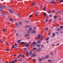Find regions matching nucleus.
Segmentation results:
<instances>
[{
    "mask_svg": "<svg viewBox=\"0 0 63 63\" xmlns=\"http://www.w3.org/2000/svg\"><path fill=\"white\" fill-rule=\"evenodd\" d=\"M55 0H52L51 1H52V2L50 1V3H51L52 4H56V3L53 2H54V1H55Z\"/></svg>",
    "mask_w": 63,
    "mask_h": 63,
    "instance_id": "obj_1",
    "label": "nucleus"
},
{
    "mask_svg": "<svg viewBox=\"0 0 63 63\" xmlns=\"http://www.w3.org/2000/svg\"><path fill=\"white\" fill-rule=\"evenodd\" d=\"M8 10L9 11V13H10V14H12L13 13V11H12V10L9 9H8Z\"/></svg>",
    "mask_w": 63,
    "mask_h": 63,
    "instance_id": "obj_2",
    "label": "nucleus"
},
{
    "mask_svg": "<svg viewBox=\"0 0 63 63\" xmlns=\"http://www.w3.org/2000/svg\"><path fill=\"white\" fill-rule=\"evenodd\" d=\"M34 33V34H36V32L35 30H33V31H32L31 32V34H33Z\"/></svg>",
    "mask_w": 63,
    "mask_h": 63,
    "instance_id": "obj_3",
    "label": "nucleus"
},
{
    "mask_svg": "<svg viewBox=\"0 0 63 63\" xmlns=\"http://www.w3.org/2000/svg\"><path fill=\"white\" fill-rule=\"evenodd\" d=\"M29 44L28 43H27V44H25V46L27 47H29Z\"/></svg>",
    "mask_w": 63,
    "mask_h": 63,
    "instance_id": "obj_4",
    "label": "nucleus"
},
{
    "mask_svg": "<svg viewBox=\"0 0 63 63\" xmlns=\"http://www.w3.org/2000/svg\"><path fill=\"white\" fill-rule=\"evenodd\" d=\"M35 44H36V42H33L32 43L33 45L32 46V47H35V45H35Z\"/></svg>",
    "mask_w": 63,
    "mask_h": 63,
    "instance_id": "obj_5",
    "label": "nucleus"
},
{
    "mask_svg": "<svg viewBox=\"0 0 63 63\" xmlns=\"http://www.w3.org/2000/svg\"><path fill=\"white\" fill-rule=\"evenodd\" d=\"M23 61V59H19L18 60V61L20 62H22V61Z\"/></svg>",
    "mask_w": 63,
    "mask_h": 63,
    "instance_id": "obj_6",
    "label": "nucleus"
},
{
    "mask_svg": "<svg viewBox=\"0 0 63 63\" xmlns=\"http://www.w3.org/2000/svg\"><path fill=\"white\" fill-rule=\"evenodd\" d=\"M27 54V57H28V54H29V52H28V51H26V52L25 53L26 54Z\"/></svg>",
    "mask_w": 63,
    "mask_h": 63,
    "instance_id": "obj_7",
    "label": "nucleus"
},
{
    "mask_svg": "<svg viewBox=\"0 0 63 63\" xmlns=\"http://www.w3.org/2000/svg\"><path fill=\"white\" fill-rule=\"evenodd\" d=\"M30 36V34H27L25 35V37H28V36Z\"/></svg>",
    "mask_w": 63,
    "mask_h": 63,
    "instance_id": "obj_8",
    "label": "nucleus"
},
{
    "mask_svg": "<svg viewBox=\"0 0 63 63\" xmlns=\"http://www.w3.org/2000/svg\"><path fill=\"white\" fill-rule=\"evenodd\" d=\"M27 32L28 34H30V31H29V30H28L27 31Z\"/></svg>",
    "mask_w": 63,
    "mask_h": 63,
    "instance_id": "obj_9",
    "label": "nucleus"
},
{
    "mask_svg": "<svg viewBox=\"0 0 63 63\" xmlns=\"http://www.w3.org/2000/svg\"><path fill=\"white\" fill-rule=\"evenodd\" d=\"M41 47L42 48H44L45 47H44V45L43 44H42L41 45Z\"/></svg>",
    "mask_w": 63,
    "mask_h": 63,
    "instance_id": "obj_10",
    "label": "nucleus"
},
{
    "mask_svg": "<svg viewBox=\"0 0 63 63\" xmlns=\"http://www.w3.org/2000/svg\"><path fill=\"white\" fill-rule=\"evenodd\" d=\"M15 25H16V27H17V26H19V25L17 23L15 24Z\"/></svg>",
    "mask_w": 63,
    "mask_h": 63,
    "instance_id": "obj_11",
    "label": "nucleus"
},
{
    "mask_svg": "<svg viewBox=\"0 0 63 63\" xmlns=\"http://www.w3.org/2000/svg\"><path fill=\"white\" fill-rule=\"evenodd\" d=\"M30 27V25H27L25 27V28H29V27Z\"/></svg>",
    "mask_w": 63,
    "mask_h": 63,
    "instance_id": "obj_12",
    "label": "nucleus"
},
{
    "mask_svg": "<svg viewBox=\"0 0 63 63\" xmlns=\"http://www.w3.org/2000/svg\"><path fill=\"white\" fill-rule=\"evenodd\" d=\"M31 55L32 57H34L35 56V54H31Z\"/></svg>",
    "mask_w": 63,
    "mask_h": 63,
    "instance_id": "obj_13",
    "label": "nucleus"
},
{
    "mask_svg": "<svg viewBox=\"0 0 63 63\" xmlns=\"http://www.w3.org/2000/svg\"><path fill=\"white\" fill-rule=\"evenodd\" d=\"M48 62H52V61L51 60H47Z\"/></svg>",
    "mask_w": 63,
    "mask_h": 63,
    "instance_id": "obj_14",
    "label": "nucleus"
},
{
    "mask_svg": "<svg viewBox=\"0 0 63 63\" xmlns=\"http://www.w3.org/2000/svg\"><path fill=\"white\" fill-rule=\"evenodd\" d=\"M41 48H38V51L39 52H40V51H41Z\"/></svg>",
    "mask_w": 63,
    "mask_h": 63,
    "instance_id": "obj_15",
    "label": "nucleus"
},
{
    "mask_svg": "<svg viewBox=\"0 0 63 63\" xmlns=\"http://www.w3.org/2000/svg\"><path fill=\"white\" fill-rule=\"evenodd\" d=\"M3 32H6V31H5V29L3 28Z\"/></svg>",
    "mask_w": 63,
    "mask_h": 63,
    "instance_id": "obj_16",
    "label": "nucleus"
},
{
    "mask_svg": "<svg viewBox=\"0 0 63 63\" xmlns=\"http://www.w3.org/2000/svg\"><path fill=\"white\" fill-rule=\"evenodd\" d=\"M35 4H36L35 3H33L32 4H31V6H34V5H35Z\"/></svg>",
    "mask_w": 63,
    "mask_h": 63,
    "instance_id": "obj_17",
    "label": "nucleus"
},
{
    "mask_svg": "<svg viewBox=\"0 0 63 63\" xmlns=\"http://www.w3.org/2000/svg\"><path fill=\"white\" fill-rule=\"evenodd\" d=\"M38 39H40V37H41L40 36V35H38Z\"/></svg>",
    "mask_w": 63,
    "mask_h": 63,
    "instance_id": "obj_18",
    "label": "nucleus"
},
{
    "mask_svg": "<svg viewBox=\"0 0 63 63\" xmlns=\"http://www.w3.org/2000/svg\"><path fill=\"white\" fill-rule=\"evenodd\" d=\"M25 22H26V23H29V21L27 20H26L25 21Z\"/></svg>",
    "mask_w": 63,
    "mask_h": 63,
    "instance_id": "obj_19",
    "label": "nucleus"
},
{
    "mask_svg": "<svg viewBox=\"0 0 63 63\" xmlns=\"http://www.w3.org/2000/svg\"><path fill=\"white\" fill-rule=\"evenodd\" d=\"M29 30L30 31H32V28L31 27L30 28Z\"/></svg>",
    "mask_w": 63,
    "mask_h": 63,
    "instance_id": "obj_20",
    "label": "nucleus"
},
{
    "mask_svg": "<svg viewBox=\"0 0 63 63\" xmlns=\"http://www.w3.org/2000/svg\"><path fill=\"white\" fill-rule=\"evenodd\" d=\"M57 30L58 31H60V29L57 28Z\"/></svg>",
    "mask_w": 63,
    "mask_h": 63,
    "instance_id": "obj_21",
    "label": "nucleus"
},
{
    "mask_svg": "<svg viewBox=\"0 0 63 63\" xmlns=\"http://www.w3.org/2000/svg\"><path fill=\"white\" fill-rule=\"evenodd\" d=\"M49 57V56L48 55L47 56L45 57V58H48V57Z\"/></svg>",
    "mask_w": 63,
    "mask_h": 63,
    "instance_id": "obj_22",
    "label": "nucleus"
},
{
    "mask_svg": "<svg viewBox=\"0 0 63 63\" xmlns=\"http://www.w3.org/2000/svg\"><path fill=\"white\" fill-rule=\"evenodd\" d=\"M36 46H37V47H40V45L39 44H37L36 45Z\"/></svg>",
    "mask_w": 63,
    "mask_h": 63,
    "instance_id": "obj_23",
    "label": "nucleus"
},
{
    "mask_svg": "<svg viewBox=\"0 0 63 63\" xmlns=\"http://www.w3.org/2000/svg\"><path fill=\"white\" fill-rule=\"evenodd\" d=\"M52 35L54 37V36H55V33H53L52 34Z\"/></svg>",
    "mask_w": 63,
    "mask_h": 63,
    "instance_id": "obj_24",
    "label": "nucleus"
},
{
    "mask_svg": "<svg viewBox=\"0 0 63 63\" xmlns=\"http://www.w3.org/2000/svg\"><path fill=\"white\" fill-rule=\"evenodd\" d=\"M46 31H48V28L47 27L46 28Z\"/></svg>",
    "mask_w": 63,
    "mask_h": 63,
    "instance_id": "obj_25",
    "label": "nucleus"
},
{
    "mask_svg": "<svg viewBox=\"0 0 63 63\" xmlns=\"http://www.w3.org/2000/svg\"><path fill=\"white\" fill-rule=\"evenodd\" d=\"M18 23L20 25H22V23L21 22H19Z\"/></svg>",
    "mask_w": 63,
    "mask_h": 63,
    "instance_id": "obj_26",
    "label": "nucleus"
},
{
    "mask_svg": "<svg viewBox=\"0 0 63 63\" xmlns=\"http://www.w3.org/2000/svg\"><path fill=\"white\" fill-rule=\"evenodd\" d=\"M24 43V42H21V45H22Z\"/></svg>",
    "mask_w": 63,
    "mask_h": 63,
    "instance_id": "obj_27",
    "label": "nucleus"
},
{
    "mask_svg": "<svg viewBox=\"0 0 63 63\" xmlns=\"http://www.w3.org/2000/svg\"><path fill=\"white\" fill-rule=\"evenodd\" d=\"M48 39H49V38L47 37V39H45V40H46V41H47V40H48Z\"/></svg>",
    "mask_w": 63,
    "mask_h": 63,
    "instance_id": "obj_28",
    "label": "nucleus"
},
{
    "mask_svg": "<svg viewBox=\"0 0 63 63\" xmlns=\"http://www.w3.org/2000/svg\"><path fill=\"white\" fill-rule=\"evenodd\" d=\"M22 55V54H19L18 56H19V57H21V56Z\"/></svg>",
    "mask_w": 63,
    "mask_h": 63,
    "instance_id": "obj_29",
    "label": "nucleus"
},
{
    "mask_svg": "<svg viewBox=\"0 0 63 63\" xmlns=\"http://www.w3.org/2000/svg\"><path fill=\"white\" fill-rule=\"evenodd\" d=\"M60 28H61V29H62V28H63V26H60Z\"/></svg>",
    "mask_w": 63,
    "mask_h": 63,
    "instance_id": "obj_30",
    "label": "nucleus"
},
{
    "mask_svg": "<svg viewBox=\"0 0 63 63\" xmlns=\"http://www.w3.org/2000/svg\"><path fill=\"white\" fill-rule=\"evenodd\" d=\"M10 21H13V19H12V18H11L10 19Z\"/></svg>",
    "mask_w": 63,
    "mask_h": 63,
    "instance_id": "obj_31",
    "label": "nucleus"
},
{
    "mask_svg": "<svg viewBox=\"0 0 63 63\" xmlns=\"http://www.w3.org/2000/svg\"><path fill=\"white\" fill-rule=\"evenodd\" d=\"M39 60V61H42V59H40Z\"/></svg>",
    "mask_w": 63,
    "mask_h": 63,
    "instance_id": "obj_32",
    "label": "nucleus"
},
{
    "mask_svg": "<svg viewBox=\"0 0 63 63\" xmlns=\"http://www.w3.org/2000/svg\"><path fill=\"white\" fill-rule=\"evenodd\" d=\"M41 42V41H37V42L38 43H40Z\"/></svg>",
    "mask_w": 63,
    "mask_h": 63,
    "instance_id": "obj_33",
    "label": "nucleus"
},
{
    "mask_svg": "<svg viewBox=\"0 0 63 63\" xmlns=\"http://www.w3.org/2000/svg\"><path fill=\"white\" fill-rule=\"evenodd\" d=\"M48 21V20L47 19H46L45 20V22H47V21Z\"/></svg>",
    "mask_w": 63,
    "mask_h": 63,
    "instance_id": "obj_34",
    "label": "nucleus"
},
{
    "mask_svg": "<svg viewBox=\"0 0 63 63\" xmlns=\"http://www.w3.org/2000/svg\"><path fill=\"white\" fill-rule=\"evenodd\" d=\"M33 49H35V50H36L37 49V48L35 47H33Z\"/></svg>",
    "mask_w": 63,
    "mask_h": 63,
    "instance_id": "obj_35",
    "label": "nucleus"
},
{
    "mask_svg": "<svg viewBox=\"0 0 63 63\" xmlns=\"http://www.w3.org/2000/svg\"><path fill=\"white\" fill-rule=\"evenodd\" d=\"M11 62H12V63H15V61H12Z\"/></svg>",
    "mask_w": 63,
    "mask_h": 63,
    "instance_id": "obj_36",
    "label": "nucleus"
},
{
    "mask_svg": "<svg viewBox=\"0 0 63 63\" xmlns=\"http://www.w3.org/2000/svg\"><path fill=\"white\" fill-rule=\"evenodd\" d=\"M15 47H17V44L16 43H15Z\"/></svg>",
    "mask_w": 63,
    "mask_h": 63,
    "instance_id": "obj_37",
    "label": "nucleus"
},
{
    "mask_svg": "<svg viewBox=\"0 0 63 63\" xmlns=\"http://www.w3.org/2000/svg\"><path fill=\"white\" fill-rule=\"evenodd\" d=\"M60 2H61V3H62V2H63V0H61L60 1Z\"/></svg>",
    "mask_w": 63,
    "mask_h": 63,
    "instance_id": "obj_38",
    "label": "nucleus"
},
{
    "mask_svg": "<svg viewBox=\"0 0 63 63\" xmlns=\"http://www.w3.org/2000/svg\"><path fill=\"white\" fill-rule=\"evenodd\" d=\"M52 13H55V11L54 10H52Z\"/></svg>",
    "mask_w": 63,
    "mask_h": 63,
    "instance_id": "obj_39",
    "label": "nucleus"
},
{
    "mask_svg": "<svg viewBox=\"0 0 63 63\" xmlns=\"http://www.w3.org/2000/svg\"><path fill=\"white\" fill-rule=\"evenodd\" d=\"M34 29H37V28L36 27H34Z\"/></svg>",
    "mask_w": 63,
    "mask_h": 63,
    "instance_id": "obj_40",
    "label": "nucleus"
},
{
    "mask_svg": "<svg viewBox=\"0 0 63 63\" xmlns=\"http://www.w3.org/2000/svg\"><path fill=\"white\" fill-rule=\"evenodd\" d=\"M45 14H46V13H44V15L45 16H46L47 15Z\"/></svg>",
    "mask_w": 63,
    "mask_h": 63,
    "instance_id": "obj_41",
    "label": "nucleus"
},
{
    "mask_svg": "<svg viewBox=\"0 0 63 63\" xmlns=\"http://www.w3.org/2000/svg\"><path fill=\"white\" fill-rule=\"evenodd\" d=\"M14 31L15 33H16V30H14Z\"/></svg>",
    "mask_w": 63,
    "mask_h": 63,
    "instance_id": "obj_42",
    "label": "nucleus"
},
{
    "mask_svg": "<svg viewBox=\"0 0 63 63\" xmlns=\"http://www.w3.org/2000/svg\"><path fill=\"white\" fill-rule=\"evenodd\" d=\"M46 9V8L45 7H44L43 8V10L44 11H45Z\"/></svg>",
    "mask_w": 63,
    "mask_h": 63,
    "instance_id": "obj_43",
    "label": "nucleus"
},
{
    "mask_svg": "<svg viewBox=\"0 0 63 63\" xmlns=\"http://www.w3.org/2000/svg\"><path fill=\"white\" fill-rule=\"evenodd\" d=\"M56 33L57 34H59V32H56Z\"/></svg>",
    "mask_w": 63,
    "mask_h": 63,
    "instance_id": "obj_44",
    "label": "nucleus"
},
{
    "mask_svg": "<svg viewBox=\"0 0 63 63\" xmlns=\"http://www.w3.org/2000/svg\"><path fill=\"white\" fill-rule=\"evenodd\" d=\"M20 40H18V43H20Z\"/></svg>",
    "mask_w": 63,
    "mask_h": 63,
    "instance_id": "obj_45",
    "label": "nucleus"
},
{
    "mask_svg": "<svg viewBox=\"0 0 63 63\" xmlns=\"http://www.w3.org/2000/svg\"><path fill=\"white\" fill-rule=\"evenodd\" d=\"M48 14H50L51 13V11H49L48 12Z\"/></svg>",
    "mask_w": 63,
    "mask_h": 63,
    "instance_id": "obj_46",
    "label": "nucleus"
},
{
    "mask_svg": "<svg viewBox=\"0 0 63 63\" xmlns=\"http://www.w3.org/2000/svg\"><path fill=\"white\" fill-rule=\"evenodd\" d=\"M49 21H50V22H51V21H52V19H49Z\"/></svg>",
    "mask_w": 63,
    "mask_h": 63,
    "instance_id": "obj_47",
    "label": "nucleus"
},
{
    "mask_svg": "<svg viewBox=\"0 0 63 63\" xmlns=\"http://www.w3.org/2000/svg\"><path fill=\"white\" fill-rule=\"evenodd\" d=\"M23 63H27L25 61L23 62Z\"/></svg>",
    "mask_w": 63,
    "mask_h": 63,
    "instance_id": "obj_48",
    "label": "nucleus"
},
{
    "mask_svg": "<svg viewBox=\"0 0 63 63\" xmlns=\"http://www.w3.org/2000/svg\"><path fill=\"white\" fill-rule=\"evenodd\" d=\"M50 54L52 55H53V53H52V52H51L50 53Z\"/></svg>",
    "mask_w": 63,
    "mask_h": 63,
    "instance_id": "obj_49",
    "label": "nucleus"
},
{
    "mask_svg": "<svg viewBox=\"0 0 63 63\" xmlns=\"http://www.w3.org/2000/svg\"><path fill=\"white\" fill-rule=\"evenodd\" d=\"M3 39H1L0 40V41L1 42H3Z\"/></svg>",
    "mask_w": 63,
    "mask_h": 63,
    "instance_id": "obj_50",
    "label": "nucleus"
},
{
    "mask_svg": "<svg viewBox=\"0 0 63 63\" xmlns=\"http://www.w3.org/2000/svg\"><path fill=\"white\" fill-rule=\"evenodd\" d=\"M16 36H18V33H17L16 34Z\"/></svg>",
    "mask_w": 63,
    "mask_h": 63,
    "instance_id": "obj_51",
    "label": "nucleus"
},
{
    "mask_svg": "<svg viewBox=\"0 0 63 63\" xmlns=\"http://www.w3.org/2000/svg\"><path fill=\"white\" fill-rule=\"evenodd\" d=\"M33 61H36V60L35 59H33Z\"/></svg>",
    "mask_w": 63,
    "mask_h": 63,
    "instance_id": "obj_52",
    "label": "nucleus"
},
{
    "mask_svg": "<svg viewBox=\"0 0 63 63\" xmlns=\"http://www.w3.org/2000/svg\"><path fill=\"white\" fill-rule=\"evenodd\" d=\"M56 17H57V16H54V18H56Z\"/></svg>",
    "mask_w": 63,
    "mask_h": 63,
    "instance_id": "obj_53",
    "label": "nucleus"
},
{
    "mask_svg": "<svg viewBox=\"0 0 63 63\" xmlns=\"http://www.w3.org/2000/svg\"><path fill=\"white\" fill-rule=\"evenodd\" d=\"M36 16H38V15L37 14V13H36L35 14Z\"/></svg>",
    "mask_w": 63,
    "mask_h": 63,
    "instance_id": "obj_54",
    "label": "nucleus"
},
{
    "mask_svg": "<svg viewBox=\"0 0 63 63\" xmlns=\"http://www.w3.org/2000/svg\"><path fill=\"white\" fill-rule=\"evenodd\" d=\"M6 51H9V49H6Z\"/></svg>",
    "mask_w": 63,
    "mask_h": 63,
    "instance_id": "obj_55",
    "label": "nucleus"
},
{
    "mask_svg": "<svg viewBox=\"0 0 63 63\" xmlns=\"http://www.w3.org/2000/svg\"><path fill=\"white\" fill-rule=\"evenodd\" d=\"M26 48H24V50H26Z\"/></svg>",
    "mask_w": 63,
    "mask_h": 63,
    "instance_id": "obj_56",
    "label": "nucleus"
},
{
    "mask_svg": "<svg viewBox=\"0 0 63 63\" xmlns=\"http://www.w3.org/2000/svg\"><path fill=\"white\" fill-rule=\"evenodd\" d=\"M32 16V15H31L29 16L30 17H31V16Z\"/></svg>",
    "mask_w": 63,
    "mask_h": 63,
    "instance_id": "obj_57",
    "label": "nucleus"
},
{
    "mask_svg": "<svg viewBox=\"0 0 63 63\" xmlns=\"http://www.w3.org/2000/svg\"><path fill=\"white\" fill-rule=\"evenodd\" d=\"M60 45V44H57V46H58V45Z\"/></svg>",
    "mask_w": 63,
    "mask_h": 63,
    "instance_id": "obj_58",
    "label": "nucleus"
},
{
    "mask_svg": "<svg viewBox=\"0 0 63 63\" xmlns=\"http://www.w3.org/2000/svg\"><path fill=\"white\" fill-rule=\"evenodd\" d=\"M14 47H15V45H13L12 46V47H13V48H14Z\"/></svg>",
    "mask_w": 63,
    "mask_h": 63,
    "instance_id": "obj_59",
    "label": "nucleus"
},
{
    "mask_svg": "<svg viewBox=\"0 0 63 63\" xmlns=\"http://www.w3.org/2000/svg\"><path fill=\"white\" fill-rule=\"evenodd\" d=\"M2 15H6V14H4V13H2Z\"/></svg>",
    "mask_w": 63,
    "mask_h": 63,
    "instance_id": "obj_60",
    "label": "nucleus"
},
{
    "mask_svg": "<svg viewBox=\"0 0 63 63\" xmlns=\"http://www.w3.org/2000/svg\"><path fill=\"white\" fill-rule=\"evenodd\" d=\"M24 55H23L22 56V57H23V58H24Z\"/></svg>",
    "mask_w": 63,
    "mask_h": 63,
    "instance_id": "obj_61",
    "label": "nucleus"
},
{
    "mask_svg": "<svg viewBox=\"0 0 63 63\" xmlns=\"http://www.w3.org/2000/svg\"><path fill=\"white\" fill-rule=\"evenodd\" d=\"M43 38V35L41 36V38Z\"/></svg>",
    "mask_w": 63,
    "mask_h": 63,
    "instance_id": "obj_62",
    "label": "nucleus"
},
{
    "mask_svg": "<svg viewBox=\"0 0 63 63\" xmlns=\"http://www.w3.org/2000/svg\"><path fill=\"white\" fill-rule=\"evenodd\" d=\"M17 15H18V16H20V14L18 13L17 14Z\"/></svg>",
    "mask_w": 63,
    "mask_h": 63,
    "instance_id": "obj_63",
    "label": "nucleus"
},
{
    "mask_svg": "<svg viewBox=\"0 0 63 63\" xmlns=\"http://www.w3.org/2000/svg\"><path fill=\"white\" fill-rule=\"evenodd\" d=\"M17 58H19V56H18L17 57Z\"/></svg>",
    "mask_w": 63,
    "mask_h": 63,
    "instance_id": "obj_64",
    "label": "nucleus"
}]
</instances>
